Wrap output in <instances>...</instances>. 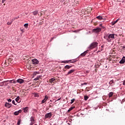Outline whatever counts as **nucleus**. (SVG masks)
Wrapping results in <instances>:
<instances>
[{"label":"nucleus","mask_w":125,"mask_h":125,"mask_svg":"<svg viewBox=\"0 0 125 125\" xmlns=\"http://www.w3.org/2000/svg\"><path fill=\"white\" fill-rule=\"evenodd\" d=\"M76 61L77 60H73V61L71 62V63H75Z\"/></svg>","instance_id":"e433bc0d"},{"label":"nucleus","mask_w":125,"mask_h":125,"mask_svg":"<svg viewBox=\"0 0 125 125\" xmlns=\"http://www.w3.org/2000/svg\"><path fill=\"white\" fill-rule=\"evenodd\" d=\"M19 100H20V97L18 96V97L15 99V101H16V102H17L18 103H20V101H19Z\"/></svg>","instance_id":"a211bd4d"},{"label":"nucleus","mask_w":125,"mask_h":125,"mask_svg":"<svg viewBox=\"0 0 125 125\" xmlns=\"http://www.w3.org/2000/svg\"><path fill=\"white\" fill-rule=\"evenodd\" d=\"M23 112L24 113H27L28 112V110H29V107L28 106L24 107L23 108Z\"/></svg>","instance_id":"ddd939ff"},{"label":"nucleus","mask_w":125,"mask_h":125,"mask_svg":"<svg viewBox=\"0 0 125 125\" xmlns=\"http://www.w3.org/2000/svg\"><path fill=\"white\" fill-rule=\"evenodd\" d=\"M97 45H98V43H97V42H93L90 44L88 48H89V49H92L93 48H95Z\"/></svg>","instance_id":"7ed1b4c3"},{"label":"nucleus","mask_w":125,"mask_h":125,"mask_svg":"<svg viewBox=\"0 0 125 125\" xmlns=\"http://www.w3.org/2000/svg\"><path fill=\"white\" fill-rule=\"evenodd\" d=\"M11 104H9V103H6L4 104V106L6 107V108H11Z\"/></svg>","instance_id":"1a4fd4ad"},{"label":"nucleus","mask_w":125,"mask_h":125,"mask_svg":"<svg viewBox=\"0 0 125 125\" xmlns=\"http://www.w3.org/2000/svg\"><path fill=\"white\" fill-rule=\"evenodd\" d=\"M21 112H22V110L21 109L19 110V111H15L14 113V115H15V116H18V115H19V113H21Z\"/></svg>","instance_id":"f8f14e48"},{"label":"nucleus","mask_w":125,"mask_h":125,"mask_svg":"<svg viewBox=\"0 0 125 125\" xmlns=\"http://www.w3.org/2000/svg\"><path fill=\"white\" fill-rule=\"evenodd\" d=\"M51 116H52V114L51 112H49L45 115L44 118L45 119H50V118H51Z\"/></svg>","instance_id":"39448f33"},{"label":"nucleus","mask_w":125,"mask_h":125,"mask_svg":"<svg viewBox=\"0 0 125 125\" xmlns=\"http://www.w3.org/2000/svg\"><path fill=\"white\" fill-rule=\"evenodd\" d=\"M72 61L71 60H68V61H63L62 62V63H64L65 64H67V63H69V62Z\"/></svg>","instance_id":"aec40b11"},{"label":"nucleus","mask_w":125,"mask_h":125,"mask_svg":"<svg viewBox=\"0 0 125 125\" xmlns=\"http://www.w3.org/2000/svg\"><path fill=\"white\" fill-rule=\"evenodd\" d=\"M70 68H72V65H66L64 66V69H70Z\"/></svg>","instance_id":"6ab92c4d"},{"label":"nucleus","mask_w":125,"mask_h":125,"mask_svg":"<svg viewBox=\"0 0 125 125\" xmlns=\"http://www.w3.org/2000/svg\"><path fill=\"white\" fill-rule=\"evenodd\" d=\"M102 47H103V46H102Z\"/></svg>","instance_id":"09e8293b"},{"label":"nucleus","mask_w":125,"mask_h":125,"mask_svg":"<svg viewBox=\"0 0 125 125\" xmlns=\"http://www.w3.org/2000/svg\"><path fill=\"white\" fill-rule=\"evenodd\" d=\"M38 13H39V12L38 11H35L33 12V15H37V14H38Z\"/></svg>","instance_id":"393cba45"},{"label":"nucleus","mask_w":125,"mask_h":125,"mask_svg":"<svg viewBox=\"0 0 125 125\" xmlns=\"http://www.w3.org/2000/svg\"><path fill=\"white\" fill-rule=\"evenodd\" d=\"M34 96H35V97H39V94H38V93H35V94H34Z\"/></svg>","instance_id":"473e14b6"},{"label":"nucleus","mask_w":125,"mask_h":125,"mask_svg":"<svg viewBox=\"0 0 125 125\" xmlns=\"http://www.w3.org/2000/svg\"><path fill=\"white\" fill-rule=\"evenodd\" d=\"M87 53V51H85L84 52L81 54L80 56H79V57H81V56H82V57H84V56H85V55H86Z\"/></svg>","instance_id":"9d476101"},{"label":"nucleus","mask_w":125,"mask_h":125,"mask_svg":"<svg viewBox=\"0 0 125 125\" xmlns=\"http://www.w3.org/2000/svg\"><path fill=\"white\" fill-rule=\"evenodd\" d=\"M24 28H25L26 29H28V26H29V23H25L24 24Z\"/></svg>","instance_id":"5701e85b"},{"label":"nucleus","mask_w":125,"mask_h":125,"mask_svg":"<svg viewBox=\"0 0 125 125\" xmlns=\"http://www.w3.org/2000/svg\"><path fill=\"white\" fill-rule=\"evenodd\" d=\"M76 30H75V31H74V33H76Z\"/></svg>","instance_id":"de8ad7c7"},{"label":"nucleus","mask_w":125,"mask_h":125,"mask_svg":"<svg viewBox=\"0 0 125 125\" xmlns=\"http://www.w3.org/2000/svg\"><path fill=\"white\" fill-rule=\"evenodd\" d=\"M54 82H55V79L54 78H52L49 80V82L50 83H52Z\"/></svg>","instance_id":"4468645a"},{"label":"nucleus","mask_w":125,"mask_h":125,"mask_svg":"<svg viewBox=\"0 0 125 125\" xmlns=\"http://www.w3.org/2000/svg\"><path fill=\"white\" fill-rule=\"evenodd\" d=\"M7 101L8 102H11V101H12V100L11 99H7Z\"/></svg>","instance_id":"f704fd0d"},{"label":"nucleus","mask_w":125,"mask_h":125,"mask_svg":"<svg viewBox=\"0 0 125 125\" xmlns=\"http://www.w3.org/2000/svg\"><path fill=\"white\" fill-rule=\"evenodd\" d=\"M6 0H2V3H4V1Z\"/></svg>","instance_id":"ea45409f"},{"label":"nucleus","mask_w":125,"mask_h":125,"mask_svg":"<svg viewBox=\"0 0 125 125\" xmlns=\"http://www.w3.org/2000/svg\"><path fill=\"white\" fill-rule=\"evenodd\" d=\"M31 61L33 65H38V64H39V63L40 62H39V60L36 59H32Z\"/></svg>","instance_id":"20e7f679"},{"label":"nucleus","mask_w":125,"mask_h":125,"mask_svg":"<svg viewBox=\"0 0 125 125\" xmlns=\"http://www.w3.org/2000/svg\"><path fill=\"white\" fill-rule=\"evenodd\" d=\"M123 85H125V80L123 82Z\"/></svg>","instance_id":"a19ab883"},{"label":"nucleus","mask_w":125,"mask_h":125,"mask_svg":"<svg viewBox=\"0 0 125 125\" xmlns=\"http://www.w3.org/2000/svg\"><path fill=\"white\" fill-rule=\"evenodd\" d=\"M42 77L41 76H37L36 78L34 79V81H38L40 79V78Z\"/></svg>","instance_id":"bb28decb"},{"label":"nucleus","mask_w":125,"mask_h":125,"mask_svg":"<svg viewBox=\"0 0 125 125\" xmlns=\"http://www.w3.org/2000/svg\"><path fill=\"white\" fill-rule=\"evenodd\" d=\"M9 83H16V82H15V81L14 80H7V81H3L2 82H1L0 83L1 84V86H7V85H8V84H9Z\"/></svg>","instance_id":"f257e3e1"},{"label":"nucleus","mask_w":125,"mask_h":125,"mask_svg":"<svg viewBox=\"0 0 125 125\" xmlns=\"http://www.w3.org/2000/svg\"><path fill=\"white\" fill-rule=\"evenodd\" d=\"M30 122H31V123H35V117L31 116L30 117Z\"/></svg>","instance_id":"f3484780"},{"label":"nucleus","mask_w":125,"mask_h":125,"mask_svg":"<svg viewBox=\"0 0 125 125\" xmlns=\"http://www.w3.org/2000/svg\"><path fill=\"white\" fill-rule=\"evenodd\" d=\"M14 20H15V18L12 19L11 21H12V22H13V21H14Z\"/></svg>","instance_id":"79ce46f5"},{"label":"nucleus","mask_w":125,"mask_h":125,"mask_svg":"<svg viewBox=\"0 0 125 125\" xmlns=\"http://www.w3.org/2000/svg\"><path fill=\"white\" fill-rule=\"evenodd\" d=\"M39 74H40V72L35 71L33 73V75L36 76V75H39Z\"/></svg>","instance_id":"b1692460"},{"label":"nucleus","mask_w":125,"mask_h":125,"mask_svg":"<svg viewBox=\"0 0 125 125\" xmlns=\"http://www.w3.org/2000/svg\"><path fill=\"white\" fill-rule=\"evenodd\" d=\"M7 25H11L12 24V21H11V22L8 21L7 23Z\"/></svg>","instance_id":"2f4dec72"},{"label":"nucleus","mask_w":125,"mask_h":125,"mask_svg":"<svg viewBox=\"0 0 125 125\" xmlns=\"http://www.w3.org/2000/svg\"><path fill=\"white\" fill-rule=\"evenodd\" d=\"M50 102H52V100H50Z\"/></svg>","instance_id":"a18cd8bd"},{"label":"nucleus","mask_w":125,"mask_h":125,"mask_svg":"<svg viewBox=\"0 0 125 125\" xmlns=\"http://www.w3.org/2000/svg\"><path fill=\"white\" fill-rule=\"evenodd\" d=\"M84 99L85 101H86V100H87V99H88V96H84Z\"/></svg>","instance_id":"cd10ccee"},{"label":"nucleus","mask_w":125,"mask_h":125,"mask_svg":"<svg viewBox=\"0 0 125 125\" xmlns=\"http://www.w3.org/2000/svg\"><path fill=\"white\" fill-rule=\"evenodd\" d=\"M34 124H35V123L31 122L29 125H33Z\"/></svg>","instance_id":"58836bf2"},{"label":"nucleus","mask_w":125,"mask_h":125,"mask_svg":"<svg viewBox=\"0 0 125 125\" xmlns=\"http://www.w3.org/2000/svg\"><path fill=\"white\" fill-rule=\"evenodd\" d=\"M100 26H102V24H100Z\"/></svg>","instance_id":"49530a36"},{"label":"nucleus","mask_w":125,"mask_h":125,"mask_svg":"<svg viewBox=\"0 0 125 125\" xmlns=\"http://www.w3.org/2000/svg\"><path fill=\"white\" fill-rule=\"evenodd\" d=\"M47 99H48V97L47 95H45L43 100H42L41 104H43V103L46 102V100H47Z\"/></svg>","instance_id":"6e6552de"},{"label":"nucleus","mask_w":125,"mask_h":125,"mask_svg":"<svg viewBox=\"0 0 125 125\" xmlns=\"http://www.w3.org/2000/svg\"><path fill=\"white\" fill-rule=\"evenodd\" d=\"M74 72H75V69H71L70 70H69L67 74V75H71V74H72V73H74Z\"/></svg>","instance_id":"2eb2a0df"},{"label":"nucleus","mask_w":125,"mask_h":125,"mask_svg":"<svg viewBox=\"0 0 125 125\" xmlns=\"http://www.w3.org/2000/svg\"><path fill=\"white\" fill-rule=\"evenodd\" d=\"M82 85H84L87 84V83H82Z\"/></svg>","instance_id":"c9c22d12"},{"label":"nucleus","mask_w":125,"mask_h":125,"mask_svg":"<svg viewBox=\"0 0 125 125\" xmlns=\"http://www.w3.org/2000/svg\"><path fill=\"white\" fill-rule=\"evenodd\" d=\"M12 104H14V105H17V104H15V101H14V100L12 101Z\"/></svg>","instance_id":"72a5a7b5"},{"label":"nucleus","mask_w":125,"mask_h":125,"mask_svg":"<svg viewBox=\"0 0 125 125\" xmlns=\"http://www.w3.org/2000/svg\"><path fill=\"white\" fill-rule=\"evenodd\" d=\"M96 19H98L99 20H102V19H103V18H102V16H98L96 17Z\"/></svg>","instance_id":"412c9836"},{"label":"nucleus","mask_w":125,"mask_h":125,"mask_svg":"<svg viewBox=\"0 0 125 125\" xmlns=\"http://www.w3.org/2000/svg\"><path fill=\"white\" fill-rule=\"evenodd\" d=\"M75 102V99H73L71 100L70 104H73V103Z\"/></svg>","instance_id":"7c9ffc66"},{"label":"nucleus","mask_w":125,"mask_h":125,"mask_svg":"<svg viewBox=\"0 0 125 125\" xmlns=\"http://www.w3.org/2000/svg\"><path fill=\"white\" fill-rule=\"evenodd\" d=\"M19 18V17H15V20L16 19H18Z\"/></svg>","instance_id":"37998d69"},{"label":"nucleus","mask_w":125,"mask_h":125,"mask_svg":"<svg viewBox=\"0 0 125 125\" xmlns=\"http://www.w3.org/2000/svg\"><path fill=\"white\" fill-rule=\"evenodd\" d=\"M101 31V28L99 27H98L97 28H94L93 29V32H94V33H95L96 34H97V33L100 32Z\"/></svg>","instance_id":"423d86ee"},{"label":"nucleus","mask_w":125,"mask_h":125,"mask_svg":"<svg viewBox=\"0 0 125 125\" xmlns=\"http://www.w3.org/2000/svg\"><path fill=\"white\" fill-rule=\"evenodd\" d=\"M21 123V120H19L17 122L18 125H20V123Z\"/></svg>","instance_id":"c756f323"},{"label":"nucleus","mask_w":125,"mask_h":125,"mask_svg":"<svg viewBox=\"0 0 125 125\" xmlns=\"http://www.w3.org/2000/svg\"><path fill=\"white\" fill-rule=\"evenodd\" d=\"M119 20H120V19H118L116 21H112L111 22L112 26H114V25H115V24H116V23H117L118 21H119Z\"/></svg>","instance_id":"dca6fc26"},{"label":"nucleus","mask_w":125,"mask_h":125,"mask_svg":"<svg viewBox=\"0 0 125 125\" xmlns=\"http://www.w3.org/2000/svg\"><path fill=\"white\" fill-rule=\"evenodd\" d=\"M59 100H61V98H59L56 101V102L57 101H59Z\"/></svg>","instance_id":"4c0bfd02"},{"label":"nucleus","mask_w":125,"mask_h":125,"mask_svg":"<svg viewBox=\"0 0 125 125\" xmlns=\"http://www.w3.org/2000/svg\"><path fill=\"white\" fill-rule=\"evenodd\" d=\"M10 83H9V84H10Z\"/></svg>","instance_id":"c03bdc74"},{"label":"nucleus","mask_w":125,"mask_h":125,"mask_svg":"<svg viewBox=\"0 0 125 125\" xmlns=\"http://www.w3.org/2000/svg\"><path fill=\"white\" fill-rule=\"evenodd\" d=\"M125 62V57L124 56L122 59L119 62L120 64H124Z\"/></svg>","instance_id":"9b49d317"},{"label":"nucleus","mask_w":125,"mask_h":125,"mask_svg":"<svg viewBox=\"0 0 125 125\" xmlns=\"http://www.w3.org/2000/svg\"><path fill=\"white\" fill-rule=\"evenodd\" d=\"M113 92H110L108 94V95L109 97L110 98V97H112L113 96Z\"/></svg>","instance_id":"4be33fe9"},{"label":"nucleus","mask_w":125,"mask_h":125,"mask_svg":"<svg viewBox=\"0 0 125 125\" xmlns=\"http://www.w3.org/2000/svg\"><path fill=\"white\" fill-rule=\"evenodd\" d=\"M74 107L72 106L69 108V109L67 110V112H71L73 109H74Z\"/></svg>","instance_id":"a878e982"},{"label":"nucleus","mask_w":125,"mask_h":125,"mask_svg":"<svg viewBox=\"0 0 125 125\" xmlns=\"http://www.w3.org/2000/svg\"><path fill=\"white\" fill-rule=\"evenodd\" d=\"M113 83H114V80H111L109 82V84H113Z\"/></svg>","instance_id":"c85d7f7f"},{"label":"nucleus","mask_w":125,"mask_h":125,"mask_svg":"<svg viewBox=\"0 0 125 125\" xmlns=\"http://www.w3.org/2000/svg\"><path fill=\"white\" fill-rule=\"evenodd\" d=\"M16 83H20L21 84V83H24V80L22 79H19L16 81Z\"/></svg>","instance_id":"0eeeda50"},{"label":"nucleus","mask_w":125,"mask_h":125,"mask_svg":"<svg viewBox=\"0 0 125 125\" xmlns=\"http://www.w3.org/2000/svg\"><path fill=\"white\" fill-rule=\"evenodd\" d=\"M104 38L105 39V40H107V42H111V39H115V34H110L108 36H105L104 37Z\"/></svg>","instance_id":"f03ea898"}]
</instances>
